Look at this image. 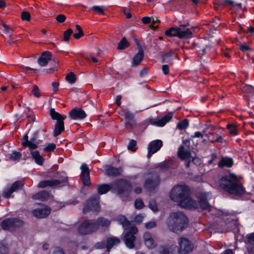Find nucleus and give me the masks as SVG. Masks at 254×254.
Masks as SVG:
<instances>
[{"label":"nucleus","instance_id":"1","mask_svg":"<svg viewBox=\"0 0 254 254\" xmlns=\"http://www.w3.org/2000/svg\"><path fill=\"white\" fill-rule=\"evenodd\" d=\"M170 198L174 201L179 203L182 208L190 210L196 209L199 207L208 210L211 214L215 217H219L224 214V212L211 206L208 202V199L210 198L209 192L201 193L198 202L190 197V189L186 185H178L174 187L171 192Z\"/></svg>","mask_w":254,"mask_h":254},{"label":"nucleus","instance_id":"2","mask_svg":"<svg viewBox=\"0 0 254 254\" xmlns=\"http://www.w3.org/2000/svg\"><path fill=\"white\" fill-rule=\"evenodd\" d=\"M216 183L220 188L230 194L240 196L246 192L237 177L233 174L222 176Z\"/></svg>","mask_w":254,"mask_h":254},{"label":"nucleus","instance_id":"3","mask_svg":"<svg viewBox=\"0 0 254 254\" xmlns=\"http://www.w3.org/2000/svg\"><path fill=\"white\" fill-rule=\"evenodd\" d=\"M111 189L116 191L118 195L123 200H125L128 197L129 193L131 190V186L128 181L121 179L110 185L103 184L99 186L97 191L99 195L106 193Z\"/></svg>","mask_w":254,"mask_h":254},{"label":"nucleus","instance_id":"4","mask_svg":"<svg viewBox=\"0 0 254 254\" xmlns=\"http://www.w3.org/2000/svg\"><path fill=\"white\" fill-rule=\"evenodd\" d=\"M187 224V217L180 211L171 213L167 220V225L169 230L176 233L182 231Z\"/></svg>","mask_w":254,"mask_h":254},{"label":"nucleus","instance_id":"5","mask_svg":"<svg viewBox=\"0 0 254 254\" xmlns=\"http://www.w3.org/2000/svg\"><path fill=\"white\" fill-rule=\"evenodd\" d=\"M117 220L127 231L124 237V241L127 247L129 249L134 248V242L136 239L134 235L138 232L137 228L134 226H132L131 223L124 215L119 216Z\"/></svg>","mask_w":254,"mask_h":254},{"label":"nucleus","instance_id":"6","mask_svg":"<svg viewBox=\"0 0 254 254\" xmlns=\"http://www.w3.org/2000/svg\"><path fill=\"white\" fill-rule=\"evenodd\" d=\"M55 179L50 180H44L39 183L38 187L45 188L50 187H61L67 185V177L64 173L57 174Z\"/></svg>","mask_w":254,"mask_h":254},{"label":"nucleus","instance_id":"7","mask_svg":"<svg viewBox=\"0 0 254 254\" xmlns=\"http://www.w3.org/2000/svg\"><path fill=\"white\" fill-rule=\"evenodd\" d=\"M188 26H189V23L185 22L183 24H181L179 27H172L166 31V35L180 38H190L192 33L189 28H186Z\"/></svg>","mask_w":254,"mask_h":254},{"label":"nucleus","instance_id":"8","mask_svg":"<svg viewBox=\"0 0 254 254\" xmlns=\"http://www.w3.org/2000/svg\"><path fill=\"white\" fill-rule=\"evenodd\" d=\"M50 116L52 119L57 120L53 135L55 137L59 135L64 129V120L66 118V116H62L54 108H51L50 111Z\"/></svg>","mask_w":254,"mask_h":254},{"label":"nucleus","instance_id":"9","mask_svg":"<svg viewBox=\"0 0 254 254\" xmlns=\"http://www.w3.org/2000/svg\"><path fill=\"white\" fill-rule=\"evenodd\" d=\"M99 229V225L95 222L94 220L84 221L79 226L78 231L79 233L85 235L90 234Z\"/></svg>","mask_w":254,"mask_h":254},{"label":"nucleus","instance_id":"10","mask_svg":"<svg viewBox=\"0 0 254 254\" xmlns=\"http://www.w3.org/2000/svg\"><path fill=\"white\" fill-rule=\"evenodd\" d=\"M23 224V221L20 219L10 218L2 220L0 223V226L4 230L13 231L22 227Z\"/></svg>","mask_w":254,"mask_h":254},{"label":"nucleus","instance_id":"11","mask_svg":"<svg viewBox=\"0 0 254 254\" xmlns=\"http://www.w3.org/2000/svg\"><path fill=\"white\" fill-rule=\"evenodd\" d=\"M100 196L98 194H94L87 200L83 208L84 213L88 212L89 211H98L100 209L99 204Z\"/></svg>","mask_w":254,"mask_h":254},{"label":"nucleus","instance_id":"12","mask_svg":"<svg viewBox=\"0 0 254 254\" xmlns=\"http://www.w3.org/2000/svg\"><path fill=\"white\" fill-rule=\"evenodd\" d=\"M23 186V184L21 181H16L11 186L6 187L3 189L2 196L5 198H9L13 197L12 195L14 192L18 191Z\"/></svg>","mask_w":254,"mask_h":254},{"label":"nucleus","instance_id":"13","mask_svg":"<svg viewBox=\"0 0 254 254\" xmlns=\"http://www.w3.org/2000/svg\"><path fill=\"white\" fill-rule=\"evenodd\" d=\"M160 183L159 176L157 175H152L147 178L144 184V187L148 191L151 192L155 190L159 186Z\"/></svg>","mask_w":254,"mask_h":254},{"label":"nucleus","instance_id":"14","mask_svg":"<svg viewBox=\"0 0 254 254\" xmlns=\"http://www.w3.org/2000/svg\"><path fill=\"white\" fill-rule=\"evenodd\" d=\"M38 131L34 132L33 136L28 140V136L25 134L22 138V144L23 146L28 147L30 149H34L38 148L39 142L37 141Z\"/></svg>","mask_w":254,"mask_h":254},{"label":"nucleus","instance_id":"15","mask_svg":"<svg viewBox=\"0 0 254 254\" xmlns=\"http://www.w3.org/2000/svg\"><path fill=\"white\" fill-rule=\"evenodd\" d=\"M172 114H169L162 118L157 117L155 118H151L149 119V123L155 126L163 127L172 119Z\"/></svg>","mask_w":254,"mask_h":254},{"label":"nucleus","instance_id":"16","mask_svg":"<svg viewBox=\"0 0 254 254\" xmlns=\"http://www.w3.org/2000/svg\"><path fill=\"white\" fill-rule=\"evenodd\" d=\"M180 249L178 251L183 254L190 252L193 248L192 243L189 241L187 239L185 238H181L179 241Z\"/></svg>","mask_w":254,"mask_h":254},{"label":"nucleus","instance_id":"17","mask_svg":"<svg viewBox=\"0 0 254 254\" xmlns=\"http://www.w3.org/2000/svg\"><path fill=\"white\" fill-rule=\"evenodd\" d=\"M163 145V142L161 140L156 139L152 141L148 146L147 158H150L151 156L157 152Z\"/></svg>","mask_w":254,"mask_h":254},{"label":"nucleus","instance_id":"18","mask_svg":"<svg viewBox=\"0 0 254 254\" xmlns=\"http://www.w3.org/2000/svg\"><path fill=\"white\" fill-rule=\"evenodd\" d=\"M81 170V178L84 186H89L91 184L89 168L86 164L83 163L80 166Z\"/></svg>","mask_w":254,"mask_h":254},{"label":"nucleus","instance_id":"19","mask_svg":"<svg viewBox=\"0 0 254 254\" xmlns=\"http://www.w3.org/2000/svg\"><path fill=\"white\" fill-rule=\"evenodd\" d=\"M50 212V208L45 205L42 206L41 207L34 209L32 211L34 216L38 218L46 217Z\"/></svg>","mask_w":254,"mask_h":254},{"label":"nucleus","instance_id":"20","mask_svg":"<svg viewBox=\"0 0 254 254\" xmlns=\"http://www.w3.org/2000/svg\"><path fill=\"white\" fill-rule=\"evenodd\" d=\"M69 116L73 120H82L86 117V114L82 109L75 108L70 111Z\"/></svg>","mask_w":254,"mask_h":254},{"label":"nucleus","instance_id":"21","mask_svg":"<svg viewBox=\"0 0 254 254\" xmlns=\"http://www.w3.org/2000/svg\"><path fill=\"white\" fill-rule=\"evenodd\" d=\"M52 54L49 51L44 52L38 58L37 63L41 66H45L51 60Z\"/></svg>","mask_w":254,"mask_h":254},{"label":"nucleus","instance_id":"22","mask_svg":"<svg viewBox=\"0 0 254 254\" xmlns=\"http://www.w3.org/2000/svg\"><path fill=\"white\" fill-rule=\"evenodd\" d=\"M143 238L144 240V243L148 249H152L156 247V244L154 242V241L150 233L148 232H146L144 233L143 235Z\"/></svg>","mask_w":254,"mask_h":254},{"label":"nucleus","instance_id":"23","mask_svg":"<svg viewBox=\"0 0 254 254\" xmlns=\"http://www.w3.org/2000/svg\"><path fill=\"white\" fill-rule=\"evenodd\" d=\"M234 164L233 160L232 158L227 156L222 157L218 164L220 168L228 167L230 168Z\"/></svg>","mask_w":254,"mask_h":254},{"label":"nucleus","instance_id":"24","mask_svg":"<svg viewBox=\"0 0 254 254\" xmlns=\"http://www.w3.org/2000/svg\"><path fill=\"white\" fill-rule=\"evenodd\" d=\"M144 57V51L141 46L138 47V52L134 56L132 60V64L134 66L138 65L142 61Z\"/></svg>","mask_w":254,"mask_h":254},{"label":"nucleus","instance_id":"25","mask_svg":"<svg viewBox=\"0 0 254 254\" xmlns=\"http://www.w3.org/2000/svg\"><path fill=\"white\" fill-rule=\"evenodd\" d=\"M178 155L183 160H188L191 158L190 151L185 149L183 145H181L178 149Z\"/></svg>","mask_w":254,"mask_h":254},{"label":"nucleus","instance_id":"26","mask_svg":"<svg viewBox=\"0 0 254 254\" xmlns=\"http://www.w3.org/2000/svg\"><path fill=\"white\" fill-rule=\"evenodd\" d=\"M120 243L119 239L116 237H110L107 238L106 241V251L109 253L111 249L115 246L118 245Z\"/></svg>","mask_w":254,"mask_h":254},{"label":"nucleus","instance_id":"27","mask_svg":"<svg viewBox=\"0 0 254 254\" xmlns=\"http://www.w3.org/2000/svg\"><path fill=\"white\" fill-rule=\"evenodd\" d=\"M142 21L144 24H149L153 29L157 27L156 24L159 22L158 18L155 17V19L153 17H143Z\"/></svg>","mask_w":254,"mask_h":254},{"label":"nucleus","instance_id":"28","mask_svg":"<svg viewBox=\"0 0 254 254\" xmlns=\"http://www.w3.org/2000/svg\"><path fill=\"white\" fill-rule=\"evenodd\" d=\"M123 171L122 168L108 166L106 170V174L108 176H117L120 175Z\"/></svg>","mask_w":254,"mask_h":254},{"label":"nucleus","instance_id":"29","mask_svg":"<svg viewBox=\"0 0 254 254\" xmlns=\"http://www.w3.org/2000/svg\"><path fill=\"white\" fill-rule=\"evenodd\" d=\"M207 139L211 143L215 142H222L223 139L222 136L219 135L218 134L215 132H209L208 134H205Z\"/></svg>","mask_w":254,"mask_h":254},{"label":"nucleus","instance_id":"30","mask_svg":"<svg viewBox=\"0 0 254 254\" xmlns=\"http://www.w3.org/2000/svg\"><path fill=\"white\" fill-rule=\"evenodd\" d=\"M178 252V249L176 246L172 245L170 248L166 247H162L160 248V253L161 254H175Z\"/></svg>","mask_w":254,"mask_h":254},{"label":"nucleus","instance_id":"31","mask_svg":"<svg viewBox=\"0 0 254 254\" xmlns=\"http://www.w3.org/2000/svg\"><path fill=\"white\" fill-rule=\"evenodd\" d=\"M49 196V193L45 191L42 190L33 196V198L42 201H45Z\"/></svg>","mask_w":254,"mask_h":254},{"label":"nucleus","instance_id":"32","mask_svg":"<svg viewBox=\"0 0 254 254\" xmlns=\"http://www.w3.org/2000/svg\"><path fill=\"white\" fill-rule=\"evenodd\" d=\"M32 158L35 160V162L39 165H42L44 162V159L40 155L38 151H32L31 153Z\"/></svg>","mask_w":254,"mask_h":254},{"label":"nucleus","instance_id":"33","mask_svg":"<svg viewBox=\"0 0 254 254\" xmlns=\"http://www.w3.org/2000/svg\"><path fill=\"white\" fill-rule=\"evenodd\" d=\"M176 57L173 51H170L168 53L164 54L162 56L163 63H171L173 58Z\"/></svg>","mask_w":254,"mask_h":254},{"label":"nucleus","instance_id":"34","mask_svg":"<svg viewBox=\"0 0 254 254\" xmlns=\"http://www.w3.org/2000/svg\"><path fill=\"white\" fill-rule=\"evenodd\" d=\"M95 222L99 225V227H107L110 225V222L107 219L104 218H99L97 220H95Z\"/></svg>","mask_w":254,"mask_h":254},{"label":"nucleus","instance_id":"35","mask_svg":"<svg viewBox=\"0 0 254 254\" xmlns=\"http://www.w3.org/2000/svg\"><path fill=\"white\" fill-rule=\"evenodd\" d=\"M129 46V42L127 41L126 37H123L121 41L119 42L118 46L119 50H123Z\"/></svg>","mask_w":254,"mask_h":254},{"label":"nucleus","instance_id":"36","mask_svg":"<svg viewBox=\"0 0 254 254\" xmlns=\"http://www.w3.org/2000/svg\"><path fill=\"white\" fill-rule=\"evenodd\" d=\"M227 127L231 135H236L237 134V128L235 125L228 124L227 126Z\"/></svg>","mask_w":254,"mask_h":254},{"label":"nucleus","instance_id":"37","mask_svg":"<svg viewBox=\"0 0 254 254\" xmlns=\"http://www.w3.org/2000/svg\"><path fill=\"white\" fill-rule=\"evenodd\" d=\"M228 3L232 4L234 7H235L236 8L240 9L241 11H242V13H239L240 16H242V14H244V11L245 9H242V4L241 3H235L234 1L231 0H226Z\"/></svg>","mask_w":254,"mask_h":254},{"label":"nucleus","instance_id":"38","mask_svg":"<svg viewBox=\"0 0 254 254\" xmlns=\"http://www.w3.org/2000/svg\"><path fill=\"white\" fill-rule=\"evenodd\" d=\"M22 155L19 152L13 151L10 156V159L12 161H19L21 158Z\"/></svg>","mask_w":254,"mask_h":254},{"label":"nucleus","instance_id":"39","mask_svg":"<svg viewBox=\"0 0 254 254\" xmlns=\"http://www.w3.org/2000/svg\"><path fill=\"white\" fill-rule=\"evenodd\" d=\"M104 7V6L94 5L91 7V9L95 11L98 14L105 15Z\"/></svg>","mask_w":254,"mask_h":254},{"label":"nucleus","instance_id":"40","mask_svg":"<svg viewBox=\"0 0 254 254\" xmlns=\"http://www.w3.org/2000/svg\"><path fill=\"white\" fill-rule=\"evenodd\" d=\"M243 91L247 93L251 94L252 96H254V88L251 85H245L243 88Z\"/></svg>","mask_w":254,"mask_h":254},{"label":"nucleus","instance_id":"41","mask_svg":"<svg viewBox=\"0 0 254 254\" xmlns=\"http://www.w3.org/2000/svg\"><path fill=\"white\" fill-rule=\"evenodd\" d=\"M189 126V121L187 119L183 120L177 124V127L181 129H184L188 127Z\"/></svg>","mask_w":254,"mask_h":254},{"label":"nucleus","instance_id":"42","mask_svg":"<svg viewBox=\"0 0 254 254\" xmlns=\"http://www.w3.org/2000/svg\"><path fill=\"white\" fill-rule=\"evenodd\" d=\"M9 253V248L6 245L2 243H0V254H8Z\"/></svg>","mask_w":254,"mask_h":254},{"label":"nucleus","instance_id":"43","mask_svg":"<svg viewBox=\"0 0 254 254\" xmlns=\"http://www.w3.org/2000/svg\"><path fill=\"white\" fill-rule=\"evenodd\" d=\"M66 80L69 83L73 84L76 81L75 76L73 72H70L66 75Z\"/></svg>","mask_w":254,"mask_h":254},{"label":"nucleus","instance_id":"44","mask_svg":"<svg viewBox=\"0 0 254 254\" xmlns=\"http://www.w3.org/2000/svg\"><path fill=\"white\" fill-rule=\"evenodd\" d=\"M125 125L127 127L132 128L135 124L133 118L125 119Z\"/></svg>","mask_w":254,"mask_h":254},{"label":"nucleus","instance_id":"45","mask_svg":"<svg viewBox=\"0 0 254 254\" xmlns=\"http://www.w3.org/2000/svg\"><path fill=\"white\" fill-rule=\"evenodd\" d=\"M32 93L33 94V95L36 97L39 98L41 96L40 90L39 87L36 85H34L33 86Z\"/></svg>","mask_w":254,"mask_h":254},{"label":"nucleus","instance_id":"46","mask_svg":"<svg viewBox=\"0 0 254 254\" xmlns=\"http://www.w3.org/2000/svg\"><path fill=\"white\" fill-rule=\"evenodd\" d=\"M136 141L135 140L132 139L131 140L127 146V148L129 150H130L132 151H135L136 149Z\"/></svg>","mask_w":254,"mask_h":254},{"label":"nucleus","instance_id":"47","mask_svg":"<svg viewBox=\"0 0 254 254\" xmlns=\"http://www.w3.org/2000/svg\"><path fill=\"white\" fill-rule=\"evenodd\" d=\"M157 167L159 168L161 170H168L169 168V164L166 162H162L158 164Z\"/></svg>","mask_w":254,"mask_h":254},{"label":"nucleus","instance_id":"48","mask_svg":"<svg viewBox=\"0 0 254 254\" xmlns=\"http://www.w3.org/2000/svg\"><path fill=\"white\" fill-rule=\"evenodd\" d=\"M72 30L71 29H68L65 31L64 34V40L65 42H68L70 39L71 35L72 34Z\"/></svg>","mask_w":254,"mask_h":254},{"label":"nucleus","instance_id":"49","mask_svg":"<svg viewBox=\"0 0 254 254\" xmlns=\"http://www.w3.org/2000/svg\"><path fill=\"white\" fill-rule=\"evenodd\" d=\"M134 206L136 209H140L144 206V203L142 200L140 199H137L135 201Z\"/></svg>","mask_w":254,"mask_h":254},{"label":"nucleus","instance_id":"50","mask_svg":"<svg viewBox=\"0 0 254 254\" xmlns=\"http://www.w3.org/2000/svg\"><path fill=\"white\" fill-rule=\"evenodd\" d=\"M149 207L153 211L156 212L158 211L157 204L155 201L151 200L149 202Z\"/></svg>","mask_w":254,"mask_h":254},{"label":"nucleus","instance_id":"51","mask_svg":"<svg viewBox=\"0 0 254 254\" xmlns=\"http://www.w3.org/2000/svg\"><path fill=\"white\" fill-rule=\"evenodd\" d=\"M56 148L55 144L52 143L48 144L47 146L44 148L45 151H53Z\"/></svg>","mask_w":254,"mask_h":254},{"label":"nucleus","instance_id":"52","mask_svg":"<svg viewBox=\"0 0 254 254\" xmlns=\"http://www.w3.org/2000/svg\"><path fill=\"white\" fill-rule=\"evenodd\" d=\"M94 248L97 249L106 248V243L103 241L98 242L95 244Z\"/></svg>","mask_w":254,"mask_h":254},{"label":"nucleus","instance_id":"53","mask_svg":"<svg viewBox=\"0 0 254 254\" xmlns=\"http://www.w3.org/2000/svg\"><path fill=\"white\" fill-rule=\"evenodd\" d=\"M2 26L4 28V31L8 34H11L13 32V30L12 28H10L7 25L3 23Z\"/></svg>","mask_w":254,"mask_h":254},{"label":"nucleus","instance_id":"54","mask_svg":"<svg viewBox=\"0 0 254 254\" xmlns=\"http://www.w3.org/2000/svg\"><path fill=\"white\" fill-rule=\"evenodd\" d=\"M156 226V223L155 221H151L145 224V227L147 229H150L155 227Z\"/></svg>","mask_w":254,"mask_h":254},{"label":"nucleus","instance_id":"55","mask_svg":"<svg viewBox=\"0 0 254 254\" xmlns=\"http://www.w3.org/2000/svg\"><path fill=\"white\" fill-rule=\"evenodd\" d=\"M230 225L232 226V230L233 231V232L234 233H236V232H239V229L238 227V226L236 224L235 222H232L230 224Z\"/></svg>","mask_w":254,"mask_h":254},{"label":"nucleus","instance_id":"56","mask_svg":"<svg viewBox=\"0 0 254 254\" xmlns=\"http://www.w3.org/2000/svg\"><path fill=\"white\" fill-rule=\"evenodd\" d=\"M162 71H163V73L165 75L169 74V71H170L169 66L166 64L163 65Z\"/></svg>","mask_w":254,"mask_h":254},{"label":"nucleus","instance_id":"57","mask_svg":"<svg viewBox=\"0 0 254 254\" xmlns=\"http://www.w3.org/2000/svg\"><path fill=\"white\" fill-rule=\"evenodd\" d=\"M53 254H64V253L60 248L56 247L53 250Z\"/></svg>","mask_w":254,"mask_h":254},{"label":"nucleus","instance_id":"58","mask_svg":"<svg viewBox=\"0 0 254 254\" xmlns=\"http://www.w3.org/2000/svg\"><path fill=\"white\" fill-rule=\"evenodd\" d=\"M143 218L144 216L142 214H139L135 217L134 221L137 223H139L142 221Z\"/></svg>","mask_w":254,"mask_h":254},{"label":"nucleus","instance_id":"59","mask_svg":"<svg viewBox=\"0 0 254 254\" xmlns=\"http://www.w3.org/2000/svg\"><path fill=\"white\" fill-rule=\"evenodd\" d=\"M125 119L133 118V115L132 113L127 110V112H125L124 115Z\"/></svg>","mask_w":254,"mask_h":254},{"label":"nucleus","instance_id":"60","mask_svg":"<svg viewBox=\"0 0 254 254\" xmlns=\"http://www.w3.org/2000/svg\"><path fill=\"white\" fill-rule=\"evenodd\" d=\"M217 158V155L215 153H212L211 154V159L208 161V164L209 165L212 164L213 162V161L216 159Z\"/></svg>","mask_w":254,"mask_h":254},{"label":"nucleus","instance_id":"61","mask_svg":"<svg viewBox=\"0 0 254 254\" xmlns=\"http://www.w3.org/2000/svg\"><path fill=\"white\" fill-rule=\"evenodd\" d=\"M148 70L146 68H143L140 72L139 75L140 77H144L145 75L147 74Z\"/></svg>","mask_w":254,"mask_h":254},{"label":"nucleus","instance_id":"62","mask_svg":"<svg viewBox=\"0 0 254 254\" xmlns=\"http://www.w3.org/2000/svg\"><path fill=\"white\" fill-rule=\"evenodd\" d=\"M53 90L54 92H57L58 90V87L59 86V83L56 82H53L52 84Z\"/></svg>","mask_w":254,"mask_h":254},{"label":"nucleus","instance_id":"63","mask_svg":"<svg viewBox=\"0 0 254 254\" xmlns=\"http://www.w3.org/2000/svg\"><path fill=\"white\" fill-rule=\"evenodd\" d=\"M123 12L126 16H132L131 13L129 11V10L127 8H123Z\"/></svg>","mask_w":254,"mask_h":254},{"label":"nucleus","instance_id":"64","mask_svg":"<svg viewBox=\"0 0 254 254\" xmlns=\"http://www.w3.org/2000/svg\"><path fill=\"white\" fill-rule=\"evenodd\" d=\"M248 240L251 243L254 244V233L250 235Z\"/></svg>","mask_w":254,"mask_h":254}]
</instances>
